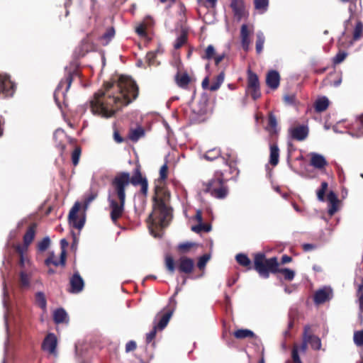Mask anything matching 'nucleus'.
<instances>
[{"label":"nucleus","instance_id":"f257e3e1","mask_svg":"<svg viewBox=\"0 0 363 363\" xmlns=\"http://www.w3.org/2000/svg\"><path fill=\"white\" fill-rule=\"evenodd\" d=\"M135 82L127 76H121L117 82H106L105 91H99L90 101L94 115L108 118L122 106H127L138 96Z\"/></svg>","mask_w":363,"mask_h":363},{"label":"nucleus","instance_id":"f03ea898","mask_svg":"<svg viewBox=\"0 0 363 363\" xmlns=\"http://www.w3.org/2000/svg\"><path fill=\"white\" fill-rule=\"evenodd\" d=\"M143 178L140 172L136 169L134 174L130 177L128 172L118 173L111 182V189L108 191V201L111 208V218L113 223L122 216L124 211L125 201V189L131 183L137 186L143 183Z\"/></svg>","mask_w":363,"mask_h":363},{"label":"nucleus","instance_id":"7ed1b4c3","mask_svg":"<svg viewBox=\"0 0 363 363\" xmlns=\"http://www.w3.org/2000/svg\"><path fill=\"white\" fill-rule=\"evenodd\" d=\"M254 268L259 275L264 279H267L269 277V272L273 274L281 273L284 279L288 281L293 280L295 277V272L294 270L289 268H279V262L276 257L266 259L263 253L255 255Z\"/></svg>","mask_w":363,"mask_h":363},{"label":"nucleus","instance_id":"20e7f679","mask_svg":"<svg viewBox=\"0 0 363 363\" xmlns=\"http://www.w3.org/2000/svg\"><path fill=\"white\" fill-rule=\"evenodd\" d=\"M171 220L169 208L162 200L155 199L152 213L149 216L147 221L152 225L164 228Z\"/></svg>","mask_w":363,"mask_h":363},{"label":"nucleus","instance_id":"39448f33","mask_svg":"<svg viewBox=\"0 0 363 363\" xmlns=\"http://www.w3.org/2000/svg\"><path fill=\"white\" fill-rule=\"evenodd\" d=\"M205 191L219 199L225 198L228 193L227 187L223 184V179L221 175H216L210 180L206 184Z\"/></svg>","mask_w":363,"mask_h":363},{"label":"nucleus","instance_id":"423d86ee","mask_svg":"<svg viewBox=\"0 0 363 363\" xmlns=\"http://www.w3.org/2000/svg\"><path fill=\"white\" fill-rule=\"evenodd\" d=\"M14 91V85L10 80L9 77L0 73V97L6 98L12 96Z\"/></svg>","mask_w":363,"mask_h":363},{"label":"nucleus","instance_id":"0eeeda50","mask_svg":"<svg viewBox=\"0 0 363 363\" xmlns=\"http://www.w3.org/2000/svg\"><path fill=\"white\" fill-rule=\"evenodd\" d=\"M57 337L54 333H49L48 335L45 337L43 344H42V349L45 351L49 353L50 354H52L55 357L57 356Z\"/></svg>","mask_w":363,"mask_h":363},{"label":"nucleus","instance_id":"6e6552de","mask_svg":"<svg viewBox=\"0 0 363 363\" xmlns=\"http://www.w3.org/2000/svg\"><path fill=\"white\" fill-rule=\"evenodd\" d=\"M79 208L80 203L79 202H76L70 209L68 218L70 225L77 229L81 230L84 225L85 218H83L78 220L77 213Z\"/></svg>","mask_w":363,"mask_h":363},{"label":"nucleus","instance_id":"1a4fd4ad","mask_svg":"<svg viewBox=\"0 0 363 363\" xmlns=\"http://www.w3.org/2000/svg\"><path fill=\"white\" fill-rule=\"evenodd\" d=\"M333 289L330 286H324L318 289L314 294V302L315 304H321L333 298Z\"/></svg>","mask_w":363,"mask_h":363},{"label":"nucleus","instance_id":"9d476101","mask_svg":"<svg viewBox=\"0 0 363 363\" xmlns=\"http://www.w3.org/2000/svg\"><path fill=\"white\" fill-rule=\"evenodd\" d=\"M72 82V74L71 73H69L67 76L62 79L57 87L56 88L54 94V96L55 100H57V97H58L60 95H62L63 96L67 92L69 89L70 88L71 84Z\"/></svg>","mask_w":363,"mask_h":363},{"label":"nucleus","instance_id":"9b49d317","mask_svg":"<svg viewBox=\"0 0 363 363\" xmlns=\"http://www.w3.org/2000/svg\"><path fill=\"white\" fill-rule=\"evenodd\" d=\"M70 289L69 291L72 294H78L81 292L84 286V282L79 272H75L69 280Z\"/></svg>","mask_w":363,"mask_h":363},{"label":"nucleus","instance_id":"f8f14e48","mask_svg":"<svg viewBox=\"0 0 363 363\" xmlns=\"http://www.w3.org/2000/svg\"><path fill=\"white\" fill-rule=\"evenodd\" d=\"M289 133L292 138L301 141L305 140L308 135V128L307 125H301L289 129Z\"/></svg>","mask_w":363,"mask_h":363},{"label":"nucleus","instance_id":"ddd939ff","mask_svg":"<svg viewBox=\"0 0 363 363\" xmlns=\"http://www.w3.org/2000/svg\"><path fill=\"white\" fill-rule=\"evenodd\" d=\"M173 312L169 311L163 313L162 311L158 313L155 316V321L158 320V323L155 325V328L157 330H162L168 324Z\"/></svg>","mask_w":363,"mask_h":363},{"label":"nucleus","instance_id":"4468645a","mask_svg":"<svg viewBox=\"0 0 363 363\" xmlns=\"http://www.w3.org/2000/svg\"><path fill=\"white\" fill-rule=\"evenodd\" d=\"M253 33V29H250L246 24H243L240 28V38L242 48L247 51L250 45V35Z\"/></svg>","mask_w":363,"mask_h":363},{"label":"nucleus","instance_id":"2eb2a0df","mask_svg":"<svg viewBox=\"0 0 363 363\" xmlns=\"http://www.w3.org/2000/svg\"><path fill=\"white\" fill-rule=\"evenodd\" d=\"M280 76L277 71L270 70L266 76V84L272 89H276L279 86Z\"/></svg>","mask_w":363,"mask_h":363},{"label":"nucleus","instance_id":"dca6fc26","mask_svg":"<svg viewBox=\"0 0 363 363\" xmlns=\"http://www.w3.org/2000/svg\"><path fill=\"white\" fill-rule=\"evenodd\" d=\"M9 296V293L6 290V285L5 283L3 284V296H4V298H3V305H4V308H5L6 311H5V313H4V321H5V327H6V340L5 341V352H7V347H8V345H9V325H8V306H7V303H6V298Z\"/></svg>","mask_w":363,"mask_h":363},{"label":"nucleus","instance_id":"f3484780","mask_svg":"<svg viewBox=\"0 0 363 363\" xmlns=\"http://www.w3.org/2000/svg\"><path fill=\"white\" fill-rule=\"evenodd\" d=\"M194 265L193 259L186 257H182L179 259L178 269L181 272L189 274L192 272Z\"/></svg>","mask_w":363,"mask_h":363},{"label":"nucleus","instance_id":"a211bd4d","mask_svg":"<svg viewBox=\"0 0 363 363\" xmlns=\"http://www.w3.org/2000/svg\"><path fill=\"white\" fill-rule=\"evenodd\" d=\"M230 7L233 9L235 17H236L238 21L241 20L245 14L243 1L230 0Z\"/></svg>","mask_w":363,"mask_h":363},{"label":"nucleus","instance_id":"6ab92c4d","mask_svg":"<svg viewBox=\"0 0 363 363\" xmlns=\"http://www.w3.org/2000/svg\"><path fill=\"white\" fill-rule=\"evenodd\" d=\"M310 163L313 167L319 169L324 168L328 164L324 156L316 152L311 153Z\"/></svg>","mask_w":363,"mask_h":363},{"label":"nucleus","instance_id":"aec40b11","mask_svg":"<svg viewBox=\"0 0 363 363\" xmlns=\"http://www.w3.org/2000/svg\"><path fill=\"white\" fill-rule=\"evenodd\" d=\"M327 199L328 201V213L330 216L334 215L337 211V204L339 200L337 199V195L333 191H330L328 196Z\"/></svg>","mask_w":363,"mask_h":363},{"label":"nucleus","instance_id":"412c9836","mask_svg":"<svg viewBox=\"0 0 363 363\" xmlns=\"http://www.w3.org/2000/svg\"><path fill=\"white\" fill-rule=\"evenodd\" d=\"M53 319L56 323H66L68 321V315L67 312L60 308L54 311Z\"/></svg>","mask_w":363,"mask_h":363},{"label":"nucleus","instance_id":"4be33fe9","mask_svg":"<svg viewBox=\"0 0 363 363\" xmlns=\"http://www.w3.org/2000/svg\"><path fill=\"white\" fill-rule=\"evenodd\" d=\"M248 89L259 88V82L257 75L251 70L247 71Z\"/></svg>","mask_w":363,"mask_h":363},{"label":"nucleus","instance_id":"5701e85b","mask_svg":"<svg viewBox=\"0 0 363 363\" xmlns=\"http://www.w3.org/2000/svg\"><path fill=\"white\" fill-rule=\"evenodd\" d=\"M279 150L277 145H270V157L269 162L272 165L276 166L279 162Z\"/></svg>","mask_w":363,"mask_h":363},{"label":"nucleus","instance_id":"b1692460","mask_svg":"<svg viewBox=\"0 0 363 363\" xmlns=\"http://www.w3.org/2000/svg\"><path fill=\"white\" fill-rule=\"evenodd\" d=\"M278 123L275 115L273 113H269L268 116V125L267 127V130L271 133H277L278 131Z\"/></svg>","mask_w":363,"mask_h":363},{"label":"nucleus","instance_id":"393cba45","mask_svg":"<svg viewBox=\"0 0 363 363\" xmlns=\"http://www.w3.org/2000/svg\"><path fill=\"white\" fill-rule=\"evenodd\" d=\"M329 106V100L326 96L318 99L315 103V108L318 112H322L327 109Z\"/></svg>","mask_w":363,"mask_h":363},{"label":"nucleus","instance_id":"a878e982","mask_svg":"<svg viewBox=\"0 0 363 363\" xmlns=\"http://www.w3.org/2000/svg\"><path fill=\"white\" fill-rule=\"evenodd\" d=\"M53 137L56 141L57 146L63 150L65 147L63 140L66 137L65 131L62 129L58 128L55 131Z\"/></svg>","mask_w":363,"mask_h":363},{"label":"nucleus","instance_id":"bb28decb","mask_svg":"<svg viewBox=\"0 0 363 363\" xmlns=\"http://www.w3.org/2000/svg\"><path fill=\"white\" fill-rule=\"evenodd\" d=\"M35 225L30 226L26 234L23 236V242L24 245L27 247L28 246L33 240L35 238Z\"/></svg>","mask_w":363,"mask_h":363},{"label":"nucleus","instance_id":"cd10ccee","mask_svg":"<svg viewBox=\"0 0 363 363\" xmlns=\"http://www.w3.org/2000/svg\"><path fill=\"white\" fill-rule=\"evenodd\" d=\"M234 336L238 339H244L246 337H254V333L248 329H239L234 333Z\"/></svg>","mask_w":363,"mask_h":363},{"label":"nucleus","instance_id":"c85d7f7f","mask_svg":"<svg viewBox=\"0 0 363 363\" xmlns=\"http://www.w3.org/2000/svg\"><path fill=\"white\" fill-rule=\"evenodd\" d=\"M35 302L43 311H46L47 301L43 292L38 291L35 294Z\"/></svg>","mask_w":363,"mask_h":363},{"label":"nucleus","instance_id":"c756f323","mask_svg":"<svg viewBox=\"0 0 363 363\" xmlns=\"http://www.w3.org/2000/svg\"><path fill=\"white\" fill-rule=\"evenodd\" d=\"M257 35V41H256V51L259 54L262 52L265 41V37L264 33L262 31H258L256 34Z\"/></svg>","mask_w":363,"mask_h":363},{"label":"nucleus","instance_id":"7c9ffc66","mask_svg":"<svg viewBox=\"0 0 363 363\" xmlns=\"http://www.w3.org/2000/svg\"><path fill=\"white\" fill-rule=\"evenodd\" d=\"M310 330V327L308 325L305 326L304 331L303 334V342L298 349L302 352H306L307 350V345L308 344V331Z\"/></svg>","mask_w":363,"mask_h":363},{"label":"nucleus","instance_id":"2f4dec72","mask_svg":"<svg viewBox=\"0 0 363 363\" xmlns=\"http://www.w3.org/2000/svg\"><path fill=\"white\" fill-rule=\"evenodd\" d=\"M176 81L179 86L184 88L189 84L190 78L187 74H182L181 75L177 74L176 77Z\"/></svg>","mask_w":363,"mask_h":363},{"label":"nucleus","instance_id":"473e14b6","mask_svg":"<svg viewBox=\"0 0 363 363\" xmlns=\"http://www.w3.org/2000/svg\"><path fill=\"white\" fill-rule=\"evenodd\" d=\"M308 344L311 345V347L315 350H319L321 348V340L320 339L315 335H311L308 333Z\"/></svg>","mask_w":363,"mask_h":363},{"label":"nucleus","instance_id":"72a5a7b5","mask_svg":"<svg viewBox=\"0 0 363 363\" xmlns=\"http://www.w3.org/2000/svg\"><path fill=\"white\" fill-rule=\"evenodd\" d=\"M160 50L157 49L155 51H150L146 55V62L148 63L149 66L157 65H159V62H156L155 58L157 55L160 52Z\"/></svg>","mask_w":363,"mask_h":363},{"label":"nucleus","instance_id":"f704fd0d","mask_svg":"<svg viewBox=\"0 0 363 363\" xmlns=\"http://www.w3.org/2000/svg\"><path fill=\"white\" fill-rule=\"evenodd\" d=\"M144 134H145V132H144L143 129L142 128L139 127V128H137L131 130L130 133L129 137L131 140L137 141L139 140V138L143 137L144 135Z\"/></svg>","mask_w":363,"mask_h":363},{"label":"nucleus","instance_id":"c9c22d12","mask_svg":"<svg viewBox=\"0 0 363 363\" xmlns=\"http://www.w3.org/2000/svg\"><path fill=\"white\" fill-rule=\"evenodd\" d=\"M45 264L48 267H49L50 264H53L54 266H62L61 262V257H60V260H57L55 258V253L53 252L50 253L49 257L45 260Z\"/></svg>","mask_w":363,"mask_h":363},{"label":"nucleus","instance_id":"e433bc0d","mask_svg":"<svg viewBox=\"0 0 363 363\" xmlns=\"http://www.w3.org/2000/svg\"><path fill=\"white\" fill-rule=\"evenodd\" d=\"M220 155V150L218 149L213 148L212 150L207 151L203 155V157L207 160L213 161L215 159L218 158Z\"/></svg>","mask_w":363,"mask_h":363},{"label":"nucleus","instance_id":"4c0bfd02","mask_svg":"<svg viewBox=\"0 0 363 363\" xmlns=\"http://www.w3.org/2000/svg\"><path fill=\"white\" fill-rule=\"evenodd\" d=\"M363 36V23L358 21L355 26L353 33L354 40H357Z\"/></svg>","mask_w":363,"mask_h":363},{"label":"nucleus","instance_id":"58836bf2","mask_svg":"<svg viewBox=\"0 0 363 363\" xmlns=\"http://www.w3.org/2000/svg\"><path fill=\"white\" fill-rule=\"evenodd\" d=\"M31 275V272L28 273L23 270L20 272V281L23 286L28 287L30 286V278Z\"/></svg>","mask_w":363,"mask_h":363},{"label":"nucleus","instance_id":"ea45409f","mask_svg":"<svg viewBox=\"0 0 363 363\" xmlns=\"http://www.w3.org/2000/svg\"><path fill=\"white\" fill-rule=\"evenodd\" d=\"M69 243L66 240V239L63 238L60 240V247H61V262L62 266L64 267L66 262V248L68 246Z\"/></svg>","mask_w":363,"mask_h":363},{"label":"nucleus","instance_id":"a19ab883","mask_svg":"<svg viewBox=\"0 0 363 363\" xmlns=\"http://www.w3.org/2000/svg\"><path fill=\"white\" fill-rule=\"evenodd\" d=\"M255 9L264 13L267 10L269 0H254Z\"/></svg>","mask_w":363,"mask_h":363},{"label":"nucleus","instance_id":"79ce46f5","mask_svg":"<svg viewBox=\"0 0 363 363\" xmlns=\"http://www.w3.org/2000/svg\"><path fill=\"white\" fill-rule=\"evenodd\" d=\"M236 261L243 267H247L250 264V259L249 257L242 253L238 254L235 257Z\"/></svg>","mask_w":363,"mask_h":363},{"label":"nucleus","instance_id":"37998d69","mask_svg":"<svg viewBox=\"0 0 363 363\" xmlns=\"http://www.w3.org/2000/svg\"><path fill=\"white\" fill-rule=\"evenodd\" d=\"M165 266L169 273L173 274L175 271L174 261L172 257L167 255L165 257Z\"/></svg>","mask_w":363,"mask_h":363},{"label":"nucleus","instance_id":"c03bdc74","mask_svg":"<svg viewBox=\"0 0 363 363\" xmlns=\"http://www.w3.org/2000/svg\"><path fill=\"white\" fill-rule=\"evenodd\" d=\"M50 245V239L48 236L45 237L38 243V250L40 252L45 251Z\"/></svg>","mask_w":363,"mask_h":363},{"label":"nucleus","instance_id":"a18cd8bd","mask_svg":"<svg viewBox=\"0 0 363 363\" xmlns=\"http://www.w3.org/2000/svg\"><path fill=\"white\" fill-rule=\"evenodd\" d=\"M328 185L326 182H323L321 183L320 189L317 191V197L320 201H324V200H325L324 196H325V191L328 189Z\"/></svg>","mask_w":363,"mask_h":363},{"label":"nucleus","instance_id":"49530a36","mask_svg":"<svg viewBox=\"0 0 363 363\" xmlns=\"http://www.w3.org/2000/svg\"><path fill=\"white\" fill-rule=\"evenodd\" d=\"M353 339L357 346H363V330L354 332Z\"/></svg>","mask_w":363,"mask_h":363},{"label":"nucleus","instance_id":"de8ad7c7","mask_svg":"<svg viewBox=\"0 0 363 363\" xmlns=\"http://www.w3.org/2000/svg\"><path fill=\"white\" fill-rule=\"evenodd\" d=\"M18 250L20 252V262H19L20 266L23 269H26L27 266H31V263H30V260L26 259L24 257V255H23V253L22 252L21 249L20 247H18Z\"/></svg>","mask_w":363,"mask_h":363},{"label":"nucleus","instance_id":"09e8293b","mask_svg":"<svg viewBox=\"0 0 363 363\" xmlns=\"http://www.w3.org/2000/svg\"><path fill=\"white\" fill-rule=\"evenodd\" d=\"M115 30L113 27L109 28L106 32L102 35V39L106 40V43H108L114 36Z\"/></svg>","mask_w":363,"mask_h":363},{"label":"nucleus","instance_id":"8fccbe9b","mask_svg":"<svg viewBox=\"0 0 363 363\" xmlns=\"http://www.w3.org/2000/svg\"><path fill=\"white\" fill-rule=\"evenodd\" d=\"M211 258V256L210 255H204L203 256H201L199 259V261H198V263H197V266L200 269H202L205 267L206 263L208 262V261Z\"/></svg>","mask_w":363,"mask_h":363},{"label":"nucleus","instance_id":"3c124183","mask_svg":"<svg viewBox=\"0 0 363 363\" xmlns=\"http://www.w3.org/2000/svg\"><path fill=\"white\" fill-rule=\"evenodd\" d=\"M80 155L81 149L76 147L72 154V160L74 165L76 166L79 163Z\"/></svg>","mask_w":363,"mask_h":363},{"label":"nucleus","instance_id":"603ef678","mask_svg":"<svg viewBox=\"0 0 363 363\" xmlns=\"http://www.w3.org/2000/svg\"><path fill=\"white\" fill-rule=\"evenodd\" d=\"M298 346L295 345L292 350V359L294 363H302L298 355Z\"/></svg>","mask_w":363,"mask_h":363},{"label":"nucleus","instance_id":"864d4df0","mask_svg":"<svg viewBox=\"0 0 363 363\" xmlns=\"http://www.w3.org/2000/svg\"><path fill=\"white\" fill-rule=\"evenodd\" d=\"M347 53L345 52H339L333 59L335 64H339L342 62L346 57Z\"/></svg>","mask_w":363,"mask_h":363},{"label":"nucleus","instance_id":"5fc2aeb1","mask_svg":"<svg viewBox=\"0 0 363 363\" xmlns=\"http://www.w3.org/2000/svg\"><path fill=\"white\" fill-rule=\"evenodd\" d=\"M284 101L288 105H294L296 101V96L294 94L284 95Z\"/></svg>","mask_w":363,"mask_h":363},{"label":"nucleus","instance_id":"6e6d98bb","mask_svg":"<svg viewBox=\"0 0 363 363\" xmlns=\"http://www.w3.org/2000/svg\"><path fill=\"white\" fill-rule=\"evenodd\" d=\"M198 2L206 7H214L217 0H198Z\"/></svg>","mask_w":363,"mask_h":363},{"label":"nucleus","instance_id":"4d7b16f0","mask_svg":"<svg viewBox=\"0 0 363 363\" xmlns=\"http://www.w3.org/2000/svg\"><path fill=\"white\" fill-rule=\"evenodd\" d=\"M214 53H215V50H214L213 46L211 45H209L206 49L204 57L206 59H211L213 56Z\"/></svg>","mask_w":363,"mask_h":363},{"label":"nucleus","instance_id":"13d9d810","mask_svg":"<svg viewBox=\"0 0 363 363\" xmlns=\"http://www.w3.org/2000/svg\"><path fill=\"white\" fill-rule=\"evenodd\" d=\"M136 342L133 340L128 341L125 345V352H129L136 349Z\"/></svg>","mask_w":363,"mask_h":363},{"label":"nucleus","instance_id":"bf43d9fd","mask_svg":"<svg viewBox=\"0 0 363 363\" xmlns=\"http://www.w3.org/2000/svg\"><path fill=\"white\" fill-rule=\"evenodd\" d=\"M249 91H250L251 96L254 100L257 99L261 96L259 88L250 89Z\"/></svg>","mask_w":363,"mask_h":363},{"label":"nucleus","instance_id":"052dcab7","mask_svg":"<svg viewBox=\"0 0 363 363\" xmlns=\"http://www.w3.org/2000/svg\"><path fill=\"white\" fill-rule=\"evenodd\" d=\"M186 40V36L184 35H180L179 38H177L176 43L174 44V48L176 49H178L182 46V45L184 43Z\"/></svg>","mask_w":363,"mask_h":363},{"label":"nucleus","instance_id":"680f3d73","mask_svg":"<svg viewBox=\"0 0 363 363\" xmlns=\"http://www.w3.org/2000/svg\"><path fill=\"white\" fill-rule=\"evenodd\" d=\"M157 330V328L154 326L153 330L146 335V342L147 343H150L155 337Z\"/></svg>","mask_w":363,"mask_h":363},{"label":"nucleus","instance_id":"e2e57ef3","mask_svg":"<svg viewBox=\"0 0 363 363\" xmlns=\"http://www.w3.org/2000/svg\"><path fill=\"white\" fill-rule=\"evenodd\" d=\"M167 164H163L160 170V175L161 179L164 180L167 178Z\"/></svg>","mask_w":363,"mask_h":363},{"label":"nucleus","instance_id":"0e129e2a","mask_svg":"<svg viewBox=\"0 0 363 363\" xmlns=\"http://www.w3.org/2000/svg\"><path fill=\"white\" fill-rule=\"evenodd\" d=\"M141 186V192L143 195L146 196L148 190L147 180H143V183L140 184Z\"/></svg>","mask_w":363,"mask_h":363},{"label":"nucleus","instance_id":"69168bd1","mask_svg":"<svg viewBox=\"0 0 363 363\" xmlns=\"http://www.w3.org/2000/svg\"><path fill=\"white\" fill-rule=\"evenodd\" d=\"M135 31L136 33L140 35V36H145L146 33H145V26L141 24L140 26H138L136 29H135Z\"/></svg>","mask_w":363,"mask_h":363},{"label":"nucleus","instance_id":"338daca9","mask_svg":"<svg viewBox=\"0 0 363 363\" xmlns=\"http://www.w3.org/2000/svg\"><path fill=\"white\" fill-rule=\"evenodd\" d=\"M193 245L191 242H185V243H181L179 245L178 247L181 250H189L191 246Z\"/></svg>","mask_w":363,"mask_h":363},{"label":"nucleus","instance_id":"774afa93","mask_svg":"<svg viewBox=\"0 0 363 363\" xmlns=\"http://www.w3.org/2000/svg\"><path fill=\"white\" fill-rule=\"evenodd\" d=\"M203 223H199L198 225L192 226L191 230L194 232L200 233V232L203 231Z\"/></svg>","mask_w":363,"mask_h":363}]
</instances>
